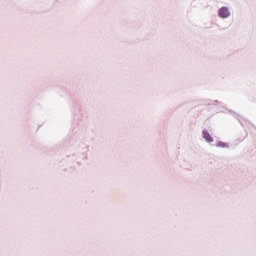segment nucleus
<instances>
[{
  "mask_svg": "<svg viewBox=\"0 0 256 256\" xmlns=\"http://www.w3.org/2000/svg\"><path fill=\"white\" fill-rule=\"evenodd\" d=\"M217 147H227V144L223 142H218Z\"/></svg>",
  "mask_w": 256,
  "mask_h": 256,
  "instance_id": "7ed1b4c3",
  "label": "nucleus"
},
{
  "mask_svg": "<svg viewBox=\"0 0 256 256\" xmlns=\"http://www.w3.org/2000/svg\"><path fill=\"white\" fill-rule=\"evenodd\" d=\"M229 15H231V13L229 12V8L222 7L219 10V17H221L222 19H227V17H229Z\"/></svg>",
  "mask_w": 256,
  "mask_h": 256,
  "instance_id": "f257e3e1",
  "label": "nucleus"
},
{
  "mask_svg": "<svg viewBox=\"0 0 256 256\" xmlns=\"http://www.w3.org/2000/svg\"><path fill=\"white\" fill-rule=\"evenodd\" d=\"M203 137L208 143H212L213 137H211V134L207 131H203Z\"/></svg>",
  "mask_w": 256,
  "mask_h": 256,
  "instance_id": "f03ea898",
  "label": "nucleus"
}]
</instances>
